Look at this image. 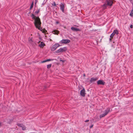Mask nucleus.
I'll list each match as a JSON object with an SVG mask.
<instances>
[{
  "instance_id": "nucleus-31",
  "label": "nucleus",
  "mask_w": 133,
  "mask_h": 133,
  "mask_svg": "<svg viewBox=\"0 0 133 133\" xmlns=\"http://www.w3.org/2000/svg\"><path fill=\"white\" fill-rule=\"evenodd\" d=\"M1 123L0 122V126H1Z\"/></svg>"
},
{
  "instance_id": "nucleus-25",
  "label": "nucleus",
  "mask_w": 133,
  "mask_h": 133,
  "mask_svg": "<svg viewBox=\"0 0 133 133\" xmlns=\"http://www.w3.org/2000/svg\"><path fill=\"white\" fill-rule=\"evenodd\" d=\"M53 6H55L56 5V3L55 2H54L52 4Z\"/></svg>"
},
{
  "instance_id": "nucleus-29",
  "label": "nucleus",
  "mask_w": 133,
  "mask_h": 133,
  "mask_svg": "<svg viewBox=\"0 0 133 133\" xmlns=\"http://www.w3.org/2000/svg\"><path fill=\"white\" fill-rule=\"evenodd\" d=\"M56 23L57 24H59V22L58 21H56Z\"/></svg>"
},
{
  "instance_id": "nucleus-10",
  "label": "nucleus",
  "mask_w": 133,
  "mask_h": 133,
  "mask_svg": "<svg viewBox=\"0 0 133 133\" xmlns=\"http://www.w3.org/2000/svg\"><path fill=\"white\" fill-rule=\"evenodd\" d=\"M38 46L41 48H42L45 46V44L43 42H41L40 44Z\"/></svg>"
},
{
  "instance_id": "nucleus-5",
  "label": "nucleus",
  "mask_w": 133,
  "mask_h": 133,
  "mask_svg": "<svg viewBox=\"0 0 133 133\" xmlns=\"http://www.w3.org/2000/svg\"><path fill=\"white\" fill-rule=\"evenodd\" d=\"M70 41L68 39H62L59 42V43L62 44H66L70 42Z\"/></svg>"
},
{
  "instance_id": "nucleus-21",
  "label": "nucleus",
  "mask_w": 133,
  "mask_h": 133,
  "mask_svg": "<svg viewBox=\"0 0 133 133\" xmlns=\"http://www.w3.org/2000/svg\"><path fill=\"white\" fill-rule=\"evenodd\" d=\"M114 35H115L113 33H112L110 35V37L112 38Z\"/></svg>"
},
{
  "instance_id": "nucleus-33",
  "label": "nucleus",
  "mask_w": 133,
  "mask_h": 133,
  "mask_svg": "<svg viewBox=\"0 0 133 133\" xmlns=\"http://www.w3.org/2000/svg\"><path fill=\"white\" fill-rule=\"evenodd\" d=\"M130 1H132V0H129Z\"/></svg>"
},
{
  "instance_id": "nucleus-12",
  "label": "nucleus",
  "mask_w": 133,
  "mask_h": 133,
  "mask_svg": "<svg viewBox=\"0 0 133 133\" xmlns=\"http://www.w3.org/2000/svg\"><path fill=\"white\" fill-rule=\"evenodd\" d=\"M97 79V78H91V79L90 80V81L91 83H92L95 82L96 81Z\"/></svg>"
},
{
  "instance_id": "nucleus-30",
  "label": "nucleus",
  "mask_w": 133,
  "mask_h": 133,
  "mask_svg": "<svg viewBox=\"0 0 133 133\" xmlns=\"http://www.w3.org/2000/svg\"><path fill=\"white\" fill-rule=\"evenodd\" d=\"M112 38H110V39H109V41H111V40H112Z\"/></svg>"
},
{
  "instance_id": "nucleus-11",
  "label": "nucleus",
  "mask_w": 133,
  "mask_h": 133,
  "mask_svg": "<svg viewBox=\"0 0 133 133\" xmlns=\"http://www.w3.org/2000/svg\"><path fill=\"white\" fill-rule=\"evenodd\" d=\"M71 29L72 30L74 31H80V30L79 29H78V28H75L73 27H71Z\"/></svg>"
},
{
  "instance_id": "nucleus-1",
  "label": "nucleus",
  "mask_w": 133,
  "mask_h": 133,
  "mask_svg": "<svg viewBox=\"0 0 133 133\" xmlns=\"http://www.w3.org/2000/svg\"><path fill=\"white\" fill-rule=\"evenodd\" d=\"M31 17L33 19H34V24L36 28L41 31L42 30V28L41 27V23L39 17H36L33 14H32Z\"/></svg>"
},
{
  "instance_id": "nucleus-17",
  "label": "nucleus",
  "mask_w": 133,
  "mask_h": 133,
  "mask_svg": "<svg viewBox=\"0 0 133 133\" xmlns=\"http://www.w3.org/2000/svg\"><path fill=\"white\" fill-rule=\"evenodd\" d=\"M29 42L31 44L32 43L33 41L32 40V38H29Z\"/></svg>"
},
{
  "instance_id": "nucleus-27",
  "label": "nucleus",
  "mask_w": 133,
  "mask_h": 133,
  "mask_svg": "<svg viewBox=\"0 0 133 133\" xmlns=\"http://www.w3.org/2000/svg\"><path fill=\"white\" fill-rule=\"evenodd\" d=\"M93 126V125H91V126H90V128H91Z\"/></svg>"
},
{
  "instance_id": "nucleus-14",
  "label": "nucleus",
  "mask_w": 133,
  "mask_h": 133,
  "mask_svg": "<svg viewBox=\"0 0 133 133\" xmlns=\"http://www.w3.org/2000/svg\"><path fill=\"white\" fill-rule=\"evenodd\" d=\"M54 59H47V60H45V61H42V63H45V62H48V61H53L54 60ZM55 60H56V59H55Z\"/></svg>"
},
{
  "instance_id": "nucleus-8",
  "label": "nucleus",
  "mask_w": 133,
  "mask_h": 133,
  "mask_svg": "<svg viewBox=\"0 0 133 133\" xmlns=\"http://www.w3.org/2000/svg\"><path fill=\"white\" fill-rule=\"evenodd\" d=\"M97 83L98 85H104L105 84V82L102 80H99L97 81Z\"/></svg>"
},
{
  "instance_id": "nucleus-23",
  "label": "nucleus",
  "mask_w": 133,
  "mask_h": 133,
  "mask_svg": "<svg viewBox=\"0 0 133 133\" xmlns=\"http://www.w3.org/2000/svg\"><path fill=\"white\" fill-rule=\"evenodd\" d=\"M22 128L23 130H25L26 129V128L24 125L22 127Z\"/></svg>"
},
{
  "instance_id": "nucleus-4",
  "label": "nucleus",
  "mask_w": 133,
  "mask_h": 133,
  "mask_svg": "<svg viewBox=\"0 0 133 133\" xmlns=\"http://www.w3.org/2000/svg\"><path fill=\"white\" fill-rule=\"evenodd\" d=\"M67 50V48L66 47L63 48H61L58 50L56 51V53H58L60 52H62L66 51Z\"/></svg>"
},
{
  "instance_id": "nucleus-16",
  "label": "nucleus",
  "mask_w": 133,
  "mask_h": 133,
  "mask_svg": "<svg viewBox=\"0 0 133 133\" xmlns=\"http://www.w3.org/2000/svg\"><path fill=\"white\" fill-rule=\"evenodd\" d=\"M129 15L131 17L133 16V8L129 14Z\"/></svg>"
},
{
  "instance_id": "nucleus-7",
  "label": "nucleus",
  "mask_w": 133,
  "mask_h": 133,
  "mask_svg": "<svg viewBox=\"0 0 133 133\" xmlns=\"http://www.w3.org/2000/svg\"><path fill=\"white\" fill-rule=\"evenodd\" d=\"M60 9L62 11L64 12L65 8V4L64 3H61L59 5Z\"/></svg>"
},
{
  "instance_id": "nucleus-13",
  "label": "nucleus",
  "mask_w": 133,
  "mask_h": 133,
  "mask_svg": "<svg viewBox=\"0 0 133 133\" xmlns=\"http://www.w3.org/2000/svg\"><path fill=\"white\" fill-rule=\"evenodd\" d=\"M53 34L58 35L59 34V31L57 30H54L52 31Z\"/></svg>"
},
{
  "instance_id": "nucleus-19",
  "label": "nucleus",
  "mask_w": 133,
  "mask_h": 133,
  "mask_svg": "<svg viewBox=\"0 0 133 133\" xmlns=\"http://www.w3.org/2000/svg\"><path fill=\"white\" fill-rule=\"evenodd\" d=\"M52 65V64H50L49 65H47V68L48 69H49L51 68Z\"/></svg>"
},
{
  "instance_id": "nucleus-2",
  "label": "nucleus",
  "mask_w": 133,
  "mask_h": 133,
  "mask_svg": "<svg viewBox=\"0 0 133 133\" xmlns=\"http://www.w3.org/2000/svg\"><path fill=\"white\" fill-rule=\"evenodd\" d=\"M114 0H106L105 3L103 5V9H105L107 8V6H109L110 7L112 5L113 3Z\"/></svg>"
},
{
  "instance_id": "nucleus-32",
  "label": "nucleus",
  "mask_w": 133,
  "mask_h": 133,
  "mask_svg": "<svg viewBox=\"0 0 133 133\" xmlns=\"http://www.w3.org/2000/svg\"><path fill=\"white\" fill-rule=\"evenodd\" d=\"M64 28L65 29L66 28V27L65 26L64 27Z\"/></svg>"
},
{
  "instance_id": "nucleus-20",
  "label": "nucleus",
  "mask_w": 133,
  "mask_h": 133,
  "mask_svg": "<svg viewBox=\"0 0 133 133\" xmlns=\"http://www.w3.org/2000/svg\"><path fill=\"white\" fill-rule=\"evenodd\" d=\"M34 6V2H32L30 6V9H31Z\"/></svg>"
},
{
  "instance_id": "nucleus-15",
  "label": "nucleus",
  "mask_w": 133,
  "mask_h": 133,
  "mask_svg": "<svg viewBox=\"0 0 133 133\" xmlns=\"http://www.w3.org/2000/svg\"><path fill=\"white\" fill-rule=\"evenodd\" d=\"M112 33L114 35H115V34H116V35H118L119 33L118 31V30H114V31Z\"/></svg>"
},
{
  "instance_id": "nucleus-28",
  "label": "nucleus",
  "mask_w": 133,
  "mask_h": 133,
  "mask_svg": "<svg viewBox=\"0 0 133 133\" xmlns=\"http://www.w3.org/2000/svg\"><path fill=\"white\" fill-rule=\"evenodd\" d=\"M89 121V120H86L85 121V122H87Z\"/></svg>"
},
{
  "instance_id": "nucleus-24",
  "label": "nucleus",
  "mask_w": 133,
  "mask_h": 133,
  "mask_svg": "<svg viewBox=\"0 0 133 133\" xmlns=\"http://www.w3.org/2000/svg\"><path fill=\"white\" fill-rule=\"evenodd\" d=\"M60 61L62 62L63 63H64V61L62 60L61 58L60 59Z\"/></svg>"
},
{
  "instance_id": "nucleus-6",
  "label": "nucleus",
  "mask_w": 133,
  "mask_h": 133,
  "mask_svg": "<svg viewBox=\"0 0 133 133\" xmlns=\"http://www.w3.org/2000/svg\"><path fill=\"white\" fill-rule=\"evenodd\" d=\"M60 46V45L58 43H56L54 45L51 49L52 51L55 50L58 47Z\"/></svg>"
},
{
  "instance_id": "nucleus-18",
  "label": "nucleus",
  "mask_w": 133,
  "mask_h": 133,
  "mask_svg": "<svg viewBox=\"0 0 133 133\" xmlns=\"http://www.w3.org/2000/svg\"><path fill=\"white\" fill-rule=\"evenodd\" d=\"M40 11V9H38L37 10H36L35 12V14H37Z\"/></svg>"
},
{
  "instance_id": "nucleus-34",
  "label": "nucleus",
  "mask_w": 133,
  "mask_h": 133,
  "mask_svg": "<svg viewBox=\"0 0 133 133\" xmlns=\"http://www.w3.org/2000/svg\"><path fill=\"white\" fill-rule=\"evenodd\" d=\"M84 76H85V74H84Z\"/></svg>"
},
{
  "instance_id": "nucleus-9",
  "label": "nucleus",
  "mask_w": 133,
  "mask_h": 133,
  "mask_svg": "<svg viewBox=\"0 0 133 133\" xmlns=\"http://www.w3.org/2000/svg\"><path fill=\"white\" fill-rule=\"evenodd\" d=\"M85 90L84 88H83L80 91V95H81L84 97L85 96Z\"/></svg>"
},
{
  "instance_id": "nucleus-26",
  "label": "nucleus",
  "mask_w": 133,
  "mask_h": 133,
  "mask_svg": "<svg viewBox=\"0 0 133 133\" xmlns=\"http://www.w3.org/2000/svg\"><path fill=\"white\" fill-rule=\"evenodd\" d=\"M130 28H133V25H130Z\"/></svg>"
},
{
  "instance_id": "nucleus-3",
  "label": "nucleus",
  "mask_w": 133,
  "mask_h": 133,
  "mask_svg": "<svg viewBox=\"0 0 133 133\" xmlns=\"http://www.w3.org/2000/svg\"><path fill=\"white\" fill-rule=\"evenodd\" d=\"M111 111L110 109H107L105 110L104 113L101 115L100 116V118L103 117L107 115L108 113Z\"/></svg>"
},
{
  "instance_id": "nucleus-22",
  "label": "nucleus",
  "mask_w": 133,
  "mask_h": 133,
  "mask_svg": "<svg viewBox=\"0 0 133 133\" xmlns=\"http://www.w3.org/2000/svg\"><path fill=\"white\" fill-rule=\"evenodd\" d=\"M18 126L19 127H22L24 125L23 124H18Z\"/></svg>"
}]
</instances>
